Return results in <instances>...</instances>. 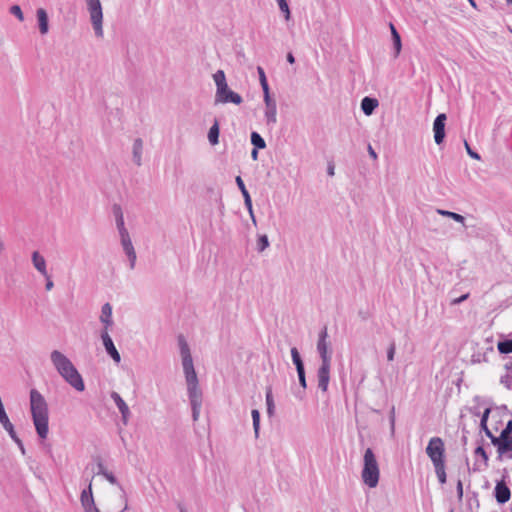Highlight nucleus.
<instances>
[{
    "mask_svg": "<svg viewBox=\"0 0 512 512\" xmlns=\"http://www.w3.org/2000/svg\"><path fill=\"white\" fill-rule=\"evenodd\" d=\"M30 412L39 438L46 439L49 433V408L44 396L37 390H30Z\"/></svg>",
    "mask_w": 512,
    "mask_h": 512,
    "instance_id": "1",
    "label": "nucleus"
},
{
    "mask_svg": "<svg viewBox=\"0 0 512 512\" xmlns=\"http://www.w3.org/2000/svg\"><path fill=\"white\" fill-rule=\"evenodd\" d=\"M50 358L57 372L71 387L78 392L85 390L82 376L66 355L58 350H53L50 354Z\"/></svg>",
    "mask_w": 512,
    "mask_h": 512,
    "instance_id": "2",
    "label": "nucleus"
},
{
    "mask_svg": "<svg viewBox=\"0 0 512 512\" xmlns=\"http://www.w3.org/2000/svg\"><path fill=\"white\" fill-rule=\"evenodd\" d=\"M379 476L380 470L376 456L371 448H367L363 456L362 481L368 487L375 488L378 485Z\"/></svg>",
    "mask_w": 512,
    "mask_h": 512,
    "instance_id": "3",
    "label": "nucleus"
},
{
    "mask_svg": "<svg viewBox=\"0 0 512 512\" xmlns=\"http://www.w3.org/2000/svg\"><path fill=\"white\" fill-rule=\"evenodd\" d=\"M92 27L98 38L103 37V12L100 0H85Z\"/></svg>",
    "mask_w": 512,
    "mask_h": 512,
    "instance_id": "4",
    "label": "nucleus"
},
{
    "mask_svg": "<svg viewBox=\"0 0 512 512\" xmlns=\"http://www.w3.org/2000/svg\"><path fill=\"white\" fill-rule=\"evenodd\" d=\"M426 453L433 465L445 462V447L443 440L440 437L431 438L426 447Z\"/></svg>",
    "mask_w": 512,
    "mask_h": 512,
    "instance_id": "5",
    "label": "nucleus"
},
{
    "mask_svg": "<svg viewBox=\"0 0 512 512\" xmlns=\"http://www.w3.org/2000/svg\"><path fill=\"white\" fill-rule=\"evenodd\" d=\"M178 345L180 349V355L182 359V366L184 374H188L190 372H196L193 364V358L191 355L190 347L183 335H179L178 338Z\"/></svg>",
    "mask_w": 512,
    "mask_h": 512,
    "instance_id": "6",
    "label": "nucleus"
},
{
    "mask_svg": "<svg viewBox=\"0 0 512 512\" xmlns=\"http://www.w3.org/2000/svg\"><path fill=\"white\" fill-rule=\"evenodd\" d=\"M243 102V99L240 94L232 91L228 84L225 86L224 91H221V89H216L215 93V104L218 103H233L236 105H239Z\"/></svg>",
    "mask_w": 512,
    "mask_h": 512,
    "instance_id": "7",
    "label": "nucleus"
},
{
    "mask_svg": "<svg viewBox=\"0 0 512 512\" xmlns=\"http://www.w3.org/2000/svg\"><path fill=\"white\" fill-rule=\"evenodd\" d=\"M120 241H121V245L124 250V253L126 254V256L128 258L130 269H134L135 264H136L137 255H136V251L134 249L132 240L130 238L129 232L121 234Z\"/></svg>",
    "mask_w": 512,
    "mask_h": 512,
    "instance_id": "8",
    "label": "nucleus"
},
{
    "mask_svg": "<svg viewBox=\"0 0 512 512\" xmlns=\"http://www.w3.org/2000/svg\"><path fill=\"white\" fill-rule=\"evenodd\" d=\"M493 495L498 504L503 505L511 498L510 488L507 486L504 478L496 481Z\"/></svg>",
    "mask_w": 512,
    "mask_h": 512,
    "instance_id": "9",
    "label": "nucleus"
},
{
    "mask_svg": "<svg viewBox=\"0 0 512 512\" xmlns=\"http://www.w3.org/2000/svg\"><path fill=\"white\" fill-rule=\"evenodd\" d=\"M330 369L331 361H324L321 363L317 371L318 388L323 392H326L328 389V384L330 381Z\"/></svg>",
    "mask_w": 512,
    "mask_h": 512,
    "instance_id": "10",
    "label": "nucleus"
},
{
    "mask_svg": "<svg viewBox=\"0 0 512 512\" xmlns=\"http://www.w3.org/2000/svg\"><path fill=\"white\" fill-rule=\"evenodd\" d=\"M446 120H447V116L445 113H440L434 120L433 132H434V140L437 145L442 144L444 141Z\"/></svg>",
    "mask_w": 512,
    "mask_h": 512,
    "instance_id": "11",
    "label": "nucleus"
},
{
    "mask_svg": "<svg viewBox=\"0 0 512 512\" xmlns=\"http://www.w3.org/2000/svg\"><path fill=\"white\" fill-rule=\"evenodd\" d=\"M184 375L187 383L188 398L203 396L202 391L199 388V382L196 372H190Z\"/></svg>",
    "mask_w": 512,
    "mask_h": 512,
    "instance_id": "12",
    "label": "nucleus"
},
{
    "mask_svg": "<svg viewBox=\"0 0 512 512\" xmlns=\"http://www.w3.org/2000/svg\"><path fill=\"white\" fill-rule=\"evenodd\" d=\"M101 339L107 354L116 362L119 363L121 361V356L118 350L116 349L112 338L110 337L108 331H101Z\"/></svg>",
    "mask_w": 512,
    "mask_h": 512,
    "instance_id": "13",
    "label": "nucleus"
},
{
    "mask_svg": "<svg viewBox=\"0 0 512 512\" xmlns=\"http://www.w3.org/2000/svg\"><path fill=\"white\" fill-rule=\"evenodd\" d=\"M328 337L327 327L325 326L319 333V339L317 342V351L320 355L321 361H331V355L328 351V343L326 341Z\"/></svg>",
    "mask_w": 512,
    "mask_h": 512,
    "instance_id": "14",
    "label": "nucleus"
},
{
    "mask_svg": "<svg viewBox=\"0 0 512 512\" xmlns=\"http://www.w3.org/2000/svg\"><path fill=\"white\" fill-rule=\"evenodd\" d=\"M80 501L85 512H93V510H96L97 507L95 506L91 483L87 489L81 492Z\"/></svg>",
    "mask_w": 512,
    "mask_h": 512,
    "instance_id": "15",
    "label": "nucleus"
},
{
    "mask_svg": "<svg viewBox=\"0 0 512 512\" xmlns=\"http://www.w3.org/2000/svg\"><path fill=\"white\" fill-rule=\"evenodd\" d=\"M111 398L116 404L117 408L121 413L122 422L124 425L128 423V419L130 417V410L126 402L122 399V397L117 392L111 393Z\"/></svg>",
    "mask_w": 512,
    "mask_h": 512,
    "instance_id": "16",
    "label": "nucleus"
},
{
    "mask_svg": "<svg viewBox=\"0 0 512 512\" xmlns=\"http://www.w3.org/2000/svg\"><path fill=\"white\" fill-rule=\"evenodd\" d=\"M100 321L104 325V329L108 331L114 324L112 318V306L110 303H105L101 308Z\"/></svg>",
    "mask_w": 512,
    "mask_h": 512,
    "instance_id": "17",
    "label": "nucleus"
},
{
    "mask_svg": "<svg viewBox=\"0 0 512 512\" xmlns=\"http://www.w3.org/2000/svg\"><path fill=\"white\" fill-rule=\"evenodd\" d=\"M112 212H113V215L115 217L116 226H117L119 235L127 233L128 230L125 227L124 215H123V211H122L121 206L119 204H114L112 206Z\"/></svg>",
    "mask_w": 512,
    "mask_h": 512,
    "instance_id": "18",
    "label": "nucleus"
},
{
    "mask_svg": "<svg viewBox=\"0 0 512 512\" xmlns=\"http://www.w3.org/2000/svg\"><path fill=\"white\" fill-rule=\"evenodd\" d=\"M39 31L42 35H46L49 31V19L45 9L38 8L36 11Z\"/></svg>",
    "mask_w": 512,
    "mask_h": 512,
    "instance_id": "19",
    "label": "nucleus"
},
{
    "mask_svg": "<svg viewBox=\"0 0 512 512\" xmlns=\"http://www.w3.org/2000/svg\"><path fill=\"white\" fill-rule=\"evenodd\" d=\"M32 263L35 269L42 275L47 276V267L45 258L38 252L34 251L32 253Z\"/></svg>",
    "mask_w": 512,
    "mask_h": 512,
    "instance_id": "20",
    "label": "nucleus"
},
{
    "mask_svg": "<svg viewBox=\"0 0 512 512\" xmlns=\"http://www.w3.org/2000/svg\"><path fill=\"white\" fill-rule=\"evenodd\" d=\"M378 105L379 103L376 98L364 97L361 101V109L367 116L371 115Z\"/></svg>",
    "mask_w": 512,
    "mask_h": 512,
    "instance_id": "21",
    "label": "nucleus"
},
{
    "mask_svg": "<svg viewBox=\"0 0 512 512\" xmlns=\"http://www.w3.org/2000/svg\"><path fill=\"white\" fill-rule=\"evenodd\" d=\"M142 152H143V141L141 138H136L133 142V161L137 166L142 165Z\"/></svg>",
    "mask_w": 512,
    "mask_h": 512,
    "instance_id": "22",
    "label": "nucleus"
},
{
    "mask_svg": "<svg viewBox=\"0 0 512 512\" xmlns=\"http://www.w3.org/2000/svg\"><path fill=\"white\" fill-rule=\"evenodd\" d=\"M264 115H265L267 125H270V124L274 125L277 122V117H276L277 105H276V103L266 105Z\"/></svg>",
    "mask_w": 512,
    "mask_h": 512,
    "instance_id": "23",
    "label": "nucleus"
},
{
    "mask_svg": "<svg viewBox=\"0 0 512 512\" xmlns=\"http://www.w3.org/2000/svg\"><path fill=\"white\" fill-rule=\"evenodd\" d=\"M191 409H192V419L196 422L200 416V410L202 407V396L189 398Z\"/></svg>",
    "mask_w": 512,
    "mask_h": 512,
    "instance_id": "24",
    "label": "nucleus"
},
{
    "mask_svg": "<svg viewBox=\"0 0 512 512\" xmlns=\"http://www.w3.org/2000/svg\"><path fill=\"white\" fill-rule=\"evenodd\" d=\"M390 29H391L393 46H394V50H395L394 57L396 58L400 54L401 48H402L401 37L392 23H390Z\"/></svg>",
    "mask_w": 512,
    "mask_h": 512,
    "instance_id": "25",
    "label": "nucleus"
},
{
    "mask_svg": "<svg viewBox=\"0 0 512 512\" xmlns=\"http://www.w3.org/2000/svg\"><path fill=\"white\" fill-rule=\"evenodd\" d=\"M291 357L294 365L296 366L297 372L305 371L304 363L296 347L291 348Z\"/></svg>",
    "mask_w": 512,
    "mask_h": 512,
    "instance_id": "26",
    "label": "nucleus"
},
{
    "mask_svg": "<svg viewBox=\"0 0 512 512\" xmlns=\"http://www.w3.org/2000/svg\"><path fill=\"white\" fill-rule=\"evenodd\" d=\"M291 357L294 365L296 366L297 372L305 371L304 363L296 347L291 348Z\"/></svg>",
    "mask_w": 512,
    "mask_h": 512,
    "instance_id": "27",
    "label": "nucleus"
},
{
    "mask_svg": "<svg viewBox=\"0 0 512 512\" xmlns=\"http://www.w3.org/2000/svg\"><path fill=\"white\" fill-rule=\"evenodd\" d=\"M266 405H267V414L269 417H272L275 412V403L273 399L272 388L269 386L266 388Z\"/></svg>",
    "mask_w": 512,
    "mask_h": 512,
    "instance_id": "28",
    "label": "nucleus"
},
{
    "mask_svg": "<svg viewBox=\"0 0 512 512\" xmlns=\"http://www.w3.org/2000/svg\"><path fill=\"white\" fill-rule=\"evenodd\" d=\"M213 79L216 84V89H221V91H224L225 86L227 85L225 73L223 70H217L213 74Z\"/></svg>",
    "mask_w": 512,
    "mask_h": 512,
    "instance_id": "29",
    "label": "nucleus"
},
{
    "mask_svg": "<svg viewBox=\"0 0 512 512\" xmlns=\"http://www.w3.org/2000/svg\"><path fill=\"white\" fill-rule=\"evenodd\" d=\"M208 140L212 145H216L219 142V124L217 120L209 129Z\"/></svg>",
    "mask_w": 512,
    "mask_h": 512,
    "instance_id": "30",
    "label": "nucleus"
},
{
    "mask_svg": "<svg viewBox=\"0 0 512 512\" xmlns=\"http://www.w3.org/2000/svg\"><path fill=\"white\" fill-rule=\"evenodd\" d=\"M251 143L256 149H264L266 147L263 137L255 131L251 133Z\"/></svg>",
    "mask_w": 512,
    "mask_h": 512,
    "instance_id": "31",
    "label": "nucleus"
},
{
    "mask_svg": "<svg viewBox=\"0 0 512 512\" xmlns=\"http://www.w3.org/2000/svg\"><path fill=\"white\" fill-rule=\"evenodd\" d=\"M490 412H491V408H486L484 410L481 420H480V427L485 432V434L488 438H489V435H492V432L489 430V428L487 426V421H488Z\"/></svg>",
    "mask_w": 512,
    "mask_h": 512,
    "instance_id": "32",
    "label": "nucleus"
},
{
    "mask_svg": "<svg viewBox=\"0 0 512 512\" xmlns=\"http://www.w3.org/2000/svg\"><path fill=\"white\" fill-rule=\"evenodd\" d=\"M437 213L442 215V216H446V217L452 218L454 221H456L458 223H461V224H464V222H465V218L462 215H460L458 213H455V212H451V211H448V210L437 209Z\"/></svg>",
    "mask_w": 512,
    "mask_h": 512,
    "instance_id": "33",
    "label": "nucleus"
},
{
    "mask_svg": "<svg viewBox=\"0 0 512 512\" xmlns=\"http://www.w3.org/2000/svg\"><path fill=\"white\" fill-rule=\"evenodd\" d=\"M435 472L441 484L446 483L445 462L434 464Z\"/></svg>",
    "mask_w": 512,
    "mask_h": 512,
    "instance_id": "34",
    "label": "nucleus"
},
{
    "mask_svg": "<svg viewBox=\"0 0 512 512\" xmlns=\"http://www.w3.org/2000/svg\"><path fill=\"white\" fill-rule=\"evenodd\" d=\"M512 452V438H502V443L499 445V456Z\"/></svg>",
    "mask_w": 512,
    "mask_h": 512,
    "instance_id": "35",
    "label": "nucleus"
},
{
    "mask_svg": "<svg viewBox=\"0 0 512 512\" xmlns=\"http://www.w3.org/2000/svg\"><path fill=\"white\" fill-rule=\"evenodd\" d=\"M252 415V421H253V428L255 437H259V429H260V412L257 409H253L251 412Z\"/></svg>",
    "mask_w": 512,
    "mask_h": 512,
    "instance_id": "36",
    "label": "nucleus"
},
{
    "mask_svg": "<svg viewBox=\"0 0 512 512\" xmlns=\"http://www.w3.org/2000/svg\"><path fill=\"white\" fill-rule=\"evenodd\" d=\"M475 456L482 458L484 468L488 467L489 457L482 445H478L474 450Z\"/></svg>",
    "mask_w": 512,
    "mask_h": 512,
    "instance_id": "37",
    "label": "nucleus"
},
{
    "mask_svg": "<svg viewBox=\"0 0 512 512\" xmlns=\"http://www.w3.org/2000/svg\"><path fill=\"white\" fill-rule=\"evenodd\" d=\"M498 350L502 354L512 353V339L499 342Z\"/></svg>",
    "mask_w": 512,
    "mask_h": 512,
    "instance_id": "38",
    "label": "nucleus"
},
{
    "mask_svg": "<svg viewBox=\"0 0 512 512\" xmlns=\"http://www.w3.org/2000/svg\"><path fill=\"white\" fill-rule=\"evenodd\" d=\"M269 246L267 235H260L257 239V250L263 252Z\"/></svg>",
    "mask_w": 512,
    "mask_h": 512,
    "instance_id": "39",
    "label": "nucleus"
},
{
    "mask_svg": "<svg viewBox=\"0 0 512 512\" xmlns=\"http://www.w3.org/2000/svg\"><path fill=\"white\" fill-rule=\"evenodd\" d=\"M277 2H278L279 9L281 10V12H283L285 14V19L288 20L290 18V10H289L288 3L286 2V0H277Z\"/></svg>",
    "mask_w": 512,
    "mask_h": 512,
    "instance_id": "40",
    "label": "nucleus"
},
{
    "mask_svg": "<svg viewBox=\"0 0 512 512\" xmlns=\"http://www.w3.org/2000/svg\"><path fill=\"white\" fill-rule=\"evenodd\" d=\"M104 477L113 485H117L120 490L122 491L123 495L125 496V491H124V488L122 487V485H120L118 483V480L117 478L113 475V473L111 472H107V473H104Z\"/></svg>",
    "mask_w": 512,
    "mask_h": 512,
    "instance_id": "41",
    "label": "nucleus"
},
{
    "mask_svg": "<svg viewBox=\"0 0 512 512\" xmlns=\"http://www.w3.org/2000/svg\"><path fill=\"white\" fill-rule=\"evenodd\" d=\"M10 13L18 18L20 21L24 20L23 12L19 5H13L10 7Z\"/></svg>",
    "mask_w": 512,
    "mask_h": 512,
    "instance_id": "42",
    "label": "nucleus"
},
{
    "mask_svg": "<svg viewBox=\"0 0 512 512\" xmlns=\"http://www.w3.org/2000/svg\"><path fill=\"white\" fill-rule=\"evenodd\" d=\"M502 438H512V420H509L501 432Z\"/></svg>",
    "mask_w": 512,
    "mask_h": 512,
    "instance_id": "43",
    "label": "nucleus"
},
{
    "mask_svg": "<svg viewBox=\"0 0 512 512\" xmlns=\"http://www.w3.org/2000/svg\"><path fill=\"white\" fill-rule=\"evenodd\" d=\"M396 351V344L394 341H392L387 349V360L393 361Z\"/></svg>",
    "mask_w": 512,
    "mask_h": 512,
    "instance_id": "44",
    "label": "nucleus"
},
{
    "mask_svg": "<svg viewBox=\"0 0 512 512\" xmlns=\"http://www.w3.org/2000/svg\"><path fill=\"white\" fill-rule=\"evenodd\" d=\"M235 181H236V184H237L238 188L240 189V191L242 193V196H245L246 194H249V192L246 189V186L244 184V181L242 180V178L240 176H237Z\"/></svg>",
    "mask_w": 512,
    "mask_h": 512,
    "instance_id": "45",
    "label": "nucleus"
},
{
    "mask_svg": "<svg viewBox=\"0 0 512 512\" xmlns=\"http://www.w3.org/2000/svg\"><path fill=\"white\" fill-rule=\"evenodd\" d=\"M389 422H390L391 434L393 435L395 432V407L394 406H392L390 413H389Z\"/></svg>",
    "mask_w": 512,
    "mask_h": 512,
    "instance_id": "46",
    "label": "nucleus"
},
{
    "mask_svg": "<svg viewBox=\"0 0 512 512\" xmlns=\"http://www.w3.org/2000/svg\"><path fill=\"white\" fill-rule=\"evenodd\" d=\"M3 428L8 432L9 436L11 437V439L13 441L18 438V436H17V434L15 432L13 424H9V426H5Z\"/></svg>",
    "mask_w": 512,
    "mask_h": 512,
    "instance_id": "47",
    "label": "nucleus"
},
{
    "mask_svg": "<svg viewBox=\"0 0 512 512\" xmlns=\"http://www.w3.org/2000/svg\"><path fill=\"white\" fill-rule=\"evenodd\" d=\"M465 147H466L468 155L471 158L476 159V160H480V155L477 152L473 151L466 141H465Z\"/></svg>",
    "mask_w": 512,
    "mask_h": 512,
    "instance_id": "48",
    "label": "nucleus"
},
{
    "mask_svg": "<svg viewBox=\"0 0 512 512\" xmlns=\"http://www.w3.org/2000/svg\"><path fill=\"white\" fill-rule=\"evenodd\" d=\"M297 374H298V379H299V383H300L301 387L303 389H306L307 383H306L305 371L297 372Z\"/></svg>",
    "mask_w": 512,
    "mask_h": 512,
    "instance_id": "49",
    "label": "nucleus"
},
{
    "mask_svg": "<svg viewBox=\"0 0 512 512\" xmlns=\"http://www.w3.org/2000/svg\"><path fill=\"white\" fill-rule=\"evenodd\" d=\"M0 423L2 424L3 427L9 426V424H12L10 422L6 412H3V413L0 412Z\"/></svg>",
    "mask_w": 512,
    "mask_h": 512,
    "instance_id": "50",
    "label": "nucleus"
},
{
    "mask_svg": "<svg viewBox=\"0 0 512 512\" xmlns=\"http://www.w3.org/2000/svg\"><path fill=\"white\" fill-rule=\"evenodd\" d=\"M489 438L491 439L492 444L497 446V448L499 449V445H501V443H502V435L500 434L499 437H496L492 434V435H489Z\"/></svg>",
    "mask_w": 512,
    "mask_h": 512,
    "instance_id": "51",
    "label": "nucleus"
},
{
    "mask_svg": "<svg viewBox=\"0 0 512 512\" xmlns=\"http://www.w3.org/2000/svg\"><path fill=\"white\" fill-rule=\"evenodd\" d=\"M43 277L46 279L45 289L47 291H50L54 286V283L51 280V276L47 273V276H43Z\"/></svg>",
    "mask_w": 512,
    "mask_h": 512,
    "instance_id": "52",
    "label": "nucleus"
},
{
    "mask_svg": "<svg viewBox=\"0 0 512 512\" xmlns=\"http://www.w3.org/2000/svg\"><path fill=\"white\" fill-rule=\"evenodd\" d=\"M456 490H457V497L459 500H461L463 497V484H462L461 480H458Z\"/></svg>",
    "mask_w": 512,
    "mask_h": 512,
    "instance_id": "53",
    "label": "nucleus"
},
{
    "mask_svg": "<svg viewBox=\"0 0 512 512\" xmlns=\"http://www.w3.org/2000/svg\"><path fill=\"white\" fill-rule=\"evenodd\" d=\"M468 297H469V293L463 294V295H462V296H460L459 298L453 299V300H452V305L460 304V303H462L463 301H465L466 299H468Z\"/></svg>",
    "mask_w": 512,
    "mask_h": 512,
    "instance_id": "54",
    "label": "nucleus"
},
{
    "mask_svg": "<svg viewBox=\"0 0 512 512\" xmlns=\"http://www.w3.org/2000/svg\"><path fill=\"white\" fill-rule=\"evenodd\" d=\"M257 72H258V75H259V81L260 83H262V81H267V78H266V75H265V71L262 67L258 66L257 67Z\"/></svg>",
    "mask_w": 512,
    "mask_h": 512,
    "instance_id": "55",
    "label": "nucleus"
},
{
    "mask_svg": "<svg viewBox=\"0 0 512 512\" xmlns=\"http://www.w3.org/2000/svg\"><path fill=\"white\" fill-rule=\"evenodd\" d=\"M244 198V204H245V207L247 209H251L252 206V199H251V196L250 194H246L245 196H243Z\"/></svg>",
    "mask_w": 512,
    "mask_h": 512,
    "instance_id": "56",
    "label": "nucleus"
},
{
    "mask_svg": "<svg viewBox=\"0 0 512 512\" xmlns=\"http://www.w3.org/2000/svg\"><path fill=\"white\" fill-rule=\"evenodd\" d=\"M264 94V102L265 105L276 103L274 99L271 98L270 92L263 93Z\"/></svg>",
    "mask_w": 512,
    "mask_h": 512,
    "instance_id": "57",
    "label": "nucleus"
},
{
    "mask_svg": "<svg viewBox=\"0 0 512 512\" xmlns=\"http://www.w3.org/2000/svg\"><path fill=\"white\" fill-rule=\"evenodd\" d=\"M500 381H501V383H502V384H504L507 388H510V387H511V384H510V376H509V375L502 376Z\"/></svg>",
    "mask_w": 512,
    "mask_h": 512,
    "instance_id": "58",
    "label": "nucleus"
},
{
    "mask_svg": "<svg viewBox=\"0 0 512 512\" xmlns=\"http://www.w3.org/2000/svg\"><path fill=\"white\" fill-rule=\"evenodd\" d=\"M14 442L17 444V446L19 447L21 453L24 455L26 453V451H25V447L23 445L22 440L18 437L17 439L14 440Z\"/></svg>",
    "mask_w": 512,
    "mask_h": 512,
    "instance_id": "59",
    "label": "nucleus"
},
{
    "mask_svg": "<svg viewBox=\"0 0 512 512\" xmlns=\"http://www.w3.org/2000/svg\"><path fill=\"white\" fill-rule=\"evenodd\" d=\"M98 472L97 474L99 475H103L104 476V473H107L108 471L106 470L105 466L103 465V463L99 462L98 463Z\"/></svg>",
    "mask_w": 512,
    "mask_h": 512,
    "instance_id": "60",
    "label": "nucleus"
},
{
    "mask_svg": "<svg viewBox=\"0 0 512 512\" xmlns=\"http://www.w3.org/2000/svg\"><path fill=\"white\" fill-rule=\"evenodd\" d=\"M248 210V213H249V216L252 220V223L254 224V226L257 225V221H256V217L254 215V211H253V207H251V209H247Z\"/></svg>",
    "mask_w": 512,
    "mask_h": 512,
    "instance_id": "61",
    "label": "nucleus"
},
{
    "mask_svg": "<svg viewBox=\"0 0 512 512\" xmlns=\"http://www.w3.org/2000/svg\"><path fill=\"white\" fill-rule=\"evenodd\" d=\"M368 153L373 159H377V154L371 145H368Z\"/></svg>",
    "mask_w": 512,
    "mask_h": 512,
    "instance_id": "62",
    "label": "nucleus"
},
{
    "mask_svg": "<svg viewBox=\"0 0 512 512\" xmlns=\"http://www.w3.org/2000/svg\"><path fill=\"white\" fill-rule=\"evenodd\" d=\"M260 84H261L263 93L270 92L269 91V85H268L267 81H262V83H260Z\"/></svg>",
    "mask_w": 512,
    "mask_h": 512,
    "instance_id": "63",
    "label": "nucleus"
},
{
    "mask_svg": "<svg viewBox=\"0 0 512 512\" xmlns=\"http://www.w3.org/2000/svg\"><path fill=\"white\" fill-rule=\"evenodd\" d=\"M287 61L290 63V64H293L295 63V57L293 56V54L291 52H289L287 54V57H286Z\"/></svg>",
    "mask_w": 512,
    "mask_h": 512,
    "instance_id": "64",
    "label": "nucleus"
}]
</instances>
